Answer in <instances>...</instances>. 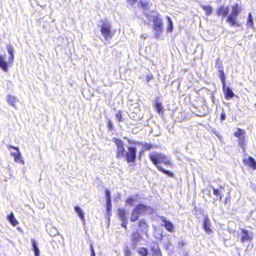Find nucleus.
<instances>
[{"label":"nucleus","instance_id":"a878e982","mask_svg":"<svg viewBox=\"0 0 256 256\" xmlns=\"http://www.w3.org/2000/svg\"><path fill=\"white\" fill-rule=\"evenodd\" d=\"M246 26L248 28H253L254 22L252 15L250 13L248 14Z\"/></svg>","mask_w":256,"mask_h":256},{"label":"nucleus","instance_id":"c03bdc74","mask_svg":"<svg viewBox=\"0 0 256 256\" xmlns=\"http://www.w3.org/2000/svg\"><path fill=\"white\" fill-rule=\"evenodd\" d=\"M90 252L91 255L92 254H95L92 245H90Z\"/></svg>","mask_w":256,"mask_h":256},{"label":"nucleus","instance_id":"f03ea898","mask_svg":"<svg viewBox=\"0 0 256 256\" xmlns=\"http://www.w3.org/2000/svg\"><path fill=\"white\" fill-rule=\"evenodd\" d=\"M6 49L10 54L8 62L5 60V57L4 56L0 55V68L4 72L8 71V66L12 64L14 59V48L12 46L11 44H8L6 46Z\"/></svg>","mask_w":256,"mask_h":256},{"label":"nucleus","instance_id":"e433bc0d","mask_svg":"<svg viewBox=\"0 0 256 256\" xmlns=\"http://www.w3.org/2000/svg\"><path fill=\"white\" fill-rule=\"evenodd\" d=\"M106 196V201H111L110 194L108 190H105Z\"/></svg>","mask_w":256,"mask_h":256},{"label":"nucleus","instance_id":"a18cd8bd","mask_svg":"<svg viewBox=\"0 0 256 256\" xmlns=\"http://www.w3.org/2000/svg\"><path fill=\"white\" fill-rule=\"evenodd\" d=\"M208 10H209V14H210V13L212 12V8L209 6V9H208Z\"/></svg>","mask_w":256,"mask_h":256},{"label":"nucleus","instance_id":"2eb2a0df","mask_svg":"<svg viewBox=\"0 0 256 256\" xmlns=\"http://www.w3.org/2000/svg\"><path fill=\"white\" fill-rule=\"evenodd\" d=\"M152 256H162L161 250L156 243H154L150 248Z\"/></svg>","mask_w":256,"mask_h":256},{"label":"nucleus","instance_id":"393cba45","mask_svg":"<svg viewBox=\"0 0 256 256\" xmlns=\"http://www.w3.org/2000/svg\"><path fill=\"white\" fill-rule=\"evenodd\" d=\"M32 246L33 250L34 252L35 256H40V250L38 247L36 246V244L34 240H32Z\"/></svg>","mask_w":256,"mask_h":256},{"label":"nucleus","instance_id":"7c9ffc66","mask_svg":"<svg viewBox=\"0 0 256 256\" xmlns=\"http://www.w3.org/2000/svg\"><path fill=\"white\" fill-rule=\"evenodd\" d=\"M238 144L240 146V148L244 150L245 148V142H244V136L240 138H238Z\"/></svg>","mask_w":256,"mask_h":256},{"label":"nucleus","instance_id":"4c0bfd02","mask_svg":"<svg viewBox=\"0 0 256 256\" xmlns=\"http://www.w3.org/2000/svg\"><path fill=\"white\" fill-rule=\"evenodd\" d=\"M154 78V76H153L150 74H148L147 76H146V82H149L152 80Z\"/></svg>","mask_w":256,"mask_h":256},{"label":"nucleus","instance_id":"09e8293b","mask_svg":"<svg viewBox=\"0 0 256 256\" xmlns=\"http://www.w3.org/2000/svg\"><path fill=\"white\" fill-rule=\"evenodd\" d=\"M208 230H209V234H210V231H211V230H210V228H209Z\"/></svg>","mask_w":256,"mask_h":256},{"label":"nucleus","instance_id":"ea45409f","mask_svg":"<svg viewBox=\"0 0 256 256\" xmlns=\"http://www.w3.org/2000/svg\"><path fill=\"white\" fill-rule=\"evenodd\" d=\"M136 1V0H126V2L130 6H133L135 4Z\"/></svg>","mask_w":256,"mask_h":256},{"label":"nucleus","instance_id":"39448f33","mask_svg":"<svg viewBox=\"0 0 256 256\" xmlns=\"http://www.w3.org/2000/svg\"><path fill=\"white\" fill-rule=\"evenodd\" d=\"M102 24L100 28V31L102 35L107 40L111 38L113 36V32L111 30V25L107 20H101Z\"/></svg>","mask_w":256,"mask_h":256},{"label":"nucleus","instance_id":"f8f14e48","mask_svg":"<svg viewBox=\"0 0 256 256\" xmlns=\"http://www.w3.org/2000/svg\"><path fill=\"white\" fill-rule=\"evenodd\" d=\"M131 240L134 245H136L137 243L142 239V236L138 231L133 232L130 236Z\"/></svg>","mask_w":256,"mask_h":256},{"label":"nucleus","instance_id":"c9c22d12","mask_svg":"<svg viewBox=\"0 0 256 256\" xmlns=\"http://www.w3.org/2000/svg\"><path fill=\"white\" fill-rule=\"evenodd\" d=\"M106 210L108 212H110L111 211L112 209V203L111 201H106Z\"/></svg>","mask_w":256,"mask_h":256},{"label":"nucleus","instance_id":"423d86ee","mask_svg":"<svg viewBox=\"0 0 256 256\" xmlns=\"http://www.w3.org/2000/svg\"><path fill=\"white\" fill-rule=\"evenodd\" d=\"M137 149L135 146H129L127 148V151L124 154L126 162L128 163H134L136 158Z\"/></svg>","mask_w":256,"mask_h":256},{"label":"nucleus","instance_id":"4be33fe9","mask_svg":"<svg viewBox=\"0 0 256 256\" xmlns=\"http://www.w3.org/2000/svg\"><path fill=\"white\" fill-rule=\"evenodd\" d=\"M138 6L143 10H148L149 8V4L147 2H143L142 0H140L138 2Z\"/></svg>","mask_w":256,"mask_h":256},{"label":"nucleus","instance_id":"2f4dec72","mask_svg":"<svg viewBox=\"0 0 256 256\" xmlns=\"http://www.w3.org/2000/svg\"><path fill=\"white\" fill-rule=\"evenodd\" d=\"M138 252L140 256H146L148 254L147 249L144 247L140 248Z\"/></svg>","mask_w":256,"mask_h":256},{"label":"nucleus","instance_id":"dca6fc26","mask_svg":"<svg viewBox=\"0 0 256 256\" xmlns=\"http://www.w3.org/2000/svg\"><path fill=\"white\" fill-rule=\"evenodd\" d=\"M8 148L9 149L12 148L16 150V152H12L11 154L14 156V160L16 162L19 161L21 159V154L18 148L12 146H8Z\"/></svg>","mask_w":256,"mask_h":256},{"label":"nucleus","instance_id":"aec40b11","mask_svg":"<svg viewBox=\"0 0 256 256\" xmlns=\"http://www.w3.org/2000/svg\"><path fill=\"white\" fill-rule=\"evenodd\" d=\"M212 189L213 190V194L215 196L214 199L217 200L219 199L221 200V195L220 190L218 189L214 188L213 186H209V192Z\"/></svg>","mask_w":256,"mask_h":256},{"label":"nucleus","instance_id":"7ed1b4c3","mask_svg":"<svg viewBox=\"0 0 256 256\" xmlns=\"http://www.w3.org/2000/svg\"><path fill=\"white\" fill-rule=\"evenodd\" d=\"M146 209V206L144 204H137L132 211L130 221L134 222L138 220L140 216Z\"/></svg>","mask_w":256,"mask_h":256},{"label":"nucleus","instance_id":"f3484780","mask_svg":"<svg viewBox=\"0 0 256 256\" xmlns=\"http://www.w3.org/2000/svg\"><path fill=\"white\" fill-rule=\"evenodd\" d=\"M229 12L228 7L220 6L217 10V14L218 15H222L224 18L228 15Z\"/></svg>","mask_w":256,"mask_h":256},{"label":"nucleus","instance_id":"c85d7f7f","mask_svg":"<svg viewBox=\"0 0 256 256\" xmlns=\"http://www.w3.org/2000/svg\"><path fill=\"white\" fill-rule=\"evenodd\" d=\"M168 20V27H167V30L169 32H172L173 30V23H172V22L169 16H166Z\"/></svg>","mask_w":256,"mask_h":256},{"label":"nucleus","instance_id":"1a4fd4ad","mask_svg":"<svg viewBox=\"0 0 256 256\" xmlns=\"http://www.w3.org/2000/svg\"><path fill=\"white\" fill-rule=\"evenodd\" d=\"M240 234L242 243L250 242L253 239V233L245 228H240Z\"/></svg>","mask_w":256,"mask_h":256},{"label":"nucleus","instance_id":"bb28decb","mask_svg":"<svg viewBox=\"0 0 256 256\" xmlns=\"http://www.w3.org/2000/svg\"><path fill=\"white\" fill-rule=\"evenodd\" d=\"M218 72H219V76H220V80L222 81V86H226V84H225V79H226V78H225V75H224V72L222 70H221V69H219L218 70Z\"/></svg>","mask_w":256,"mask_h":256},{"label":"nucleus","instance_id":"49530a36","mask_svg":"<svg viewBox=\"0 0 256 256\" xmlns=\"http://www.w3.org/2000/svg\"><path fill=\"white\" fill-rule=\"evenodd\" d=\"M212 100L214 104V96H212Z\"/></svg>","mask_w":256,"mask_h":256},{"label":"nucleus","instance_id":"f704fd0d","mask_svg":"<svg viewBox=\"0 0 256 256\" xmlns=\"http://www.w3.org/2000/svg\"><path fill=\"white\" fill-rule=\"evenodd\" d=\"M134 199L132 198V197H128L126 198V204L132 206L134 204Z\"/></svg>","mask_w":256,"mask_h":256},{"label":"nucleus","instance_id":"58836bf2","mask_svg":"<svg viewBox=\"0 0 256 256\" xmlns=\"http://www.w3.org/2000/svg\"><path fill=\"white\" fill-rule=\"evenodd\" d=\"M203 226H204V228L205 229V230L206 231H208V222H207V218H205V220L204 222Z\"/></svg>","mask_w":256,"mask_h":256},{"label":"nucleus","instance_id":"79ce46f5","mask_svg":"<svg viewBox=\"0 0 256 256\" xmlns=\"http://www.w3.org/2000/svg\"><path fill=\"white\" fill-rule=\"evenodd\" d=\"M216 65V66L218 67V70L220 69V67L221 66V63L219 62L218 59L217 60Z\"/></svg>","mask_w":256,"mask_h":256},{"label":"nucleus","instance_id":"6ab92c4d","mask_svg":"<svg viewBox=\"0 0 256 256\" xmlns=\"http://www.w3.org/2000/svg\"><path fill=\"white\" fill-rule=\"evenodd\" d=\"M223 89L224 92L225 97L226 98H232L234 96V93L230 89V88L227 87L226 88V86H223Z\"/></svg>","mask_w":256,"mask_h":256},{"label":"nucleus","instance_id":"473e14b6","mask_svg":"<svg viewBox=\"0 0 256 256\" xmlns=\"http://www.w3.org/2000/svg\"><path fill=\"white\" fill-rule=\"evenodd\" d=\"M115 116L118 122H122V114L120 110H118L115 114Z\"/></svg>","mask_w":256,"mask_h":256},{"label":"nucleus","instance_id":"ddd939ff","mask_svg":"<svg viewBox=\"0 0 256 256\" xmlns=\"http://www.w3.org/2000/svg\"><path fill=\"white\" fill-rule=\"evenodd\" d=\"M138 226L140 232H147L148 226L144 220L141 219L139 220L138 222Z\"/></svg>","mask_w":256,"mask_h":256},{"label":"nucleus","instance_id":"5701e85b","mask_svg":"<svg viewBox=\"0 0 256 256\" xmlns=\"http://www.w3.org/2000/svg\"><path fill=\"white\" fill-rule=\"evenodd\" d=\"M8 219L10 222V224L13 226H16L18 224V220L15 218L14 215L12 212L9 214Z\"/></svg>","mask_w":256,"mask_h":256},{"label":"nucleus","instance_id":"9b49d317","mask_svg":"<svg viewBox=\"0 0 256 256\" xmlns=\"http://www.w3.org/2000/svg\"><path fill=\"white\" fill-rule=\"evenodd\" d=\"M160 219L162 222L164 223V226L168 232H174V227L170 222L166 220L164 216H161Z\"/></svg>","mask_w":256,"mask_h":256},{"label":"nucleus","instance_id":"412c9836","mask_svg":"<svg viewBox=\"0 0 256 256\" xmlns=\"http://www.w3.org/2000/svg\"><path fill=\"white\" fill-rule=\"evenodd\" d=\"M75 212L78 214V216L81 219V220L84 222L85 219H84V212L78 206H75L74 208Z\"/></svg>","mask_w":256,"mask_h":256},{"label":"nucleus","instance_id":"de8ad7c7","mask_svg":"<svg viewBox=\"0 0 256 256\" xmlns=\"http://www.w3.org/2000/svg\"><path fill=\"white\" fill-rule=\"evenodd\" d=\"M91 256H95V254H92L91 255Z\"/></svg>","mask_w":256,"mask_h":256},{"label":"nucleus","instance_id":"9d476101","mask_svg":"<svg viewBox=\"0 0 256 256\" xmlns=\"http://www.w3.org/2000/svg\"><path fill=\"white\" fill-rule=\"evenodd\" d=\"M117 215L122 222L121 226L125 230L128 228V218L126 216V212L123 208H119L117 210Z\"/></svg>","mask_w":256,"mask_h":256},{"label":"nucleus","instance_id":"a211bd4d","mask_svg":"<svg viewBox=\"0 0 256 256\" xmlns=\"http://www.w3.org/2000/svg\"><path fill=\"white\" fill-rule=\"evenodd\" d=\"M154 107L158 113L162 115L164 114V112L162 104L160 102H156L154 104Z\"/></svg>","mask_w":256,"mask_h":256},{"label":"nucleus","instance_id":"b1692460","mask_svg":"<svg viewBox=\"0 0 256 256\" xmlns=\"http://www.w3.org/2000/svg\"><path fill=\"white\" fill-rule=\"evenodd\" d=\"M8 102L12 106H14L16 102V98L12 95L8 94L7 96Z\"/></svg>","mask_w":256,"mask_h":256},{"label":"nucleus","instance_id":"4468645a","mask_svg":"<svg viewBox=\"0 0 256 256\" xmlns=\"http://www.w3.org/2000/svg\"><path fill=\"white\" fill-rule=\"evenodd\" d=\"M243 160L245 164L252 168L254 170H256V161L252 157L250 156L248 158H244Z\"/></svg>","mask_w":256,"mask_h":256},{"label":"nucleus","instance_id":"a19ab883","mask_svg":"<svg viewBox=\"0 0 256 256\" xmlns=\"http://www.w3.org/2000/svg\"><path fill=\"white\" fill-rule=\"evenodd\" d=\"M226 118V115L224 112H222L220 114V120L222 121L225 120Z\"/></svg>","mask_w":256,"mask_h":256},{"label":"nucleus","instance_id":"72a5a7b5","mask_svg":"<svg viewBox=\"0 0 256 256\" xmlns=\"http://www.w3.org/2000/svg\"><path fill=\"white\" fill-rule=\"evenodd\" d=\"M106 126L109 130H112L114 128L113 124L110 120H108L106 122Z\"/></svg>","mask_w":256,"mask_h":256},{"label":"nucleus","instance_id":"0eeeda50","mask_svg":"<svg viewBox=\"0 0 256 256\" xmlns=\"http://www.w3.org/2000/svg\"><path fill=\"white\" fill-rule=\"evenodd\" d=\"M112 141L114 142L116 146V158H120L124 157L125 153V148L123 141L118 138H113Z\"/></svg>","mask_w":256,"mask_h":256},{"label":"nucleus","instance_id":"20e7f679","mask_svg":"<svg viewBox=\"0 0 256 256\" xmlns=\"http://www.w3.org/2000/svg\"><path fill=\"white\" fill-rule=\"evenodd\" d=\"M163 22L160 15L152 16V26L156 36H159L163 31Z\"/></svg>","mask_w":256,"mask_h":256},{"label":"nucleus","instance_id":"f257e3e1","mask_svg":"<svg viewBox=\"0 0 256 256\" xmlns=\"http://www.w3.org/2000/svg\"><path fill=\"white\" fill-rule=\"evenodd\" d=\"M148 158L159 171L170 177H174V172L164 169L160 165L161 164H163L170 167L173 166L171 160L168 159L166 154L162 152H154L148 154Z\"/></svg>","mask_w":256,"mask_h":256},{"label":"nucleus","instance_id":"c756f323","mask_svg":"<svg viewBox=\"0 0 256 256\" xmlns=\"http://www.w3.org/2000/svg\"><path fill=\"white\" fill-rule=\"evenodd\" d=\"M144 150H150L152 148H156L157 146L156 144H151L145 143L142 144Z\"/></svg>","mask_w":256,"mask_h":256},{"label":"nucleus","instance_id":"cd10ccee","mask_svg":"<svg viewBox=\"0 0 256 256\" xmlns=\"http://www.w3.org/2000/svg\"><path fill=\"white\" fill-rule=\"evenodd\" d=\"M245 131L243 130H242L240 128H238L237 130L235 132L234 134V136L238 138L244 136Z\"/></svg>","mask_w":256,"mask_h":256},{"label":"nucleus","instance_id":"6e6552de","mask_svg":"<svg viewBox=\"0 0 256 256\" xmlns=\"http://www.w3.org/2000/svg\"><path fill=\"white\" fill-rule=\"evenodd\" d=\"M240 11V10L238 4H234L232 8L231 14L228 16L226 20L230 23L232 26H233L236 24V19Z\"/></svg>","mask_w":256,"mask_h":256},{"label":"nucleus","instance_id":"37998d69","mask_svg":"<svg viewBox=\"0 0 256 256\" xmlns=\"http://www.w3.org/2000/svg\"><path fill=\"white\" fill-rule=\"evenodd\" d=\"M130 250H127L125 252V256H130Z\"/></svg>","mask_w":256,"mask_h":256}]
</instances>
